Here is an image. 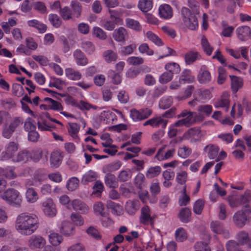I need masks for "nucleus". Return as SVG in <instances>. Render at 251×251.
<instances>
[{
	"mask_svg": "<svg viewBox=\"0 0 251 251\" xmlns=\"http://www.w3.org/2000/svg\"><path fill=\"white\" fill-rule=\"evenodd\" d=\"M122 166V163L119 161H116L112 164L105 165L102 168V172L104 173L112 172L119 169Z\"/></svg>",
	"mask_w": 251,
	"mask_h": 251,
	"instance_id": "38",
	"label": "nucleus"
},
{
	"mask_svg": "<svg viewBox=\"0 0 251 251\" xmlns=\"http://www.w3.org/2000/svg\"><path fill=\"white\" fill-rule=\"evenodd\" d=\"M73 55L77 65L85 66L88 63L87 58L80 50H76L74 52Z\"/></svg>",
	"mask_w": 251,
	"mask_h": 251,
	"instance_id": "21",
	"label": "nucleus"
},
{
	"mask_svg": "<svg viewBox=\"0 0 251 251\" xmlns=\"http://www.w3.org/2000/svg\"><path fill=\"white\" fill-rule=\"evenodd\" d=\"M128 36V33L123 27H119L115 29L112 33V37L115 41L118 42H124Z\"/></svg>",
	"mask_w": 251,
	"mask_h": 251,
	"instance_id": "16",
	"label": "nucleus"
},
{
	"mask_svg": "<svg viewBox=\"0 0 251 251\" xmlns=\"http://www.w3.org/2000/svg\"><path fill=\"white\" fill-rule=\"evenodd\" d=\"M140 222L144 225H152L154 223V217L151 215L149 206H145L141 209Z\"/></svg>",
	"mask_w": 251,
	"mask_h": 251,
	"instance_id": "12",
	"label": "nucleus"
},
{
	"mask_svg": "<svg viewBox=\"0 0 251 251\" xmlns=\"http://www.w3.org/2000/svg\"><path fill=\"white\" fill-rule=\"evenodd\" d=\"M104 177V182L106 186L109 188H116L118 186V181L116 180L115 176L109 173H105Z\"/></svg>",
	"mask_w": 251,
	"mask_h": 251,
	"instance_id": "29",
	"label": "nucleus"
},
{
	"mask_svg": "<svg viewBox=\"0 0 251 251\" xmlns=\"http://www.w3.org/2000/svg\"><path fill=\"white\" fill-rule=\"evenodd\" d=\"M200 58V55L197 51H189L184 55L185 62L186 65H191Z\"/></svg>",
	"mask_w": 251,
	"mask_h": 251,
	"instance_id": "28",
	"label": "nucleus"
},
{
	"mask_svg": "<svg viewBox=\"0 0 251 251\" xmlns=\"http://www.w3.org/2000/svg\"><path fill=\"white\" fill-rule=\"evenodd\" d=\"M65 73L66 76L71 80H78L82 77V75L79 71L71 68H66L65 70Z\"/></svg>",
	"mask_w": 251,
	"mask_h": 251,
	"instance_id": "27",
	"label": "nucleus"
},
{
	"mask_svg": "<svg viewBox=\"0 0 251 251\" xmlns=\"http://www.w3.org/2000/svg\"><path fill=\"white\" fill-rule=\"evenodd\" d=\"M44 100L48 103V106L50 109L60 112L61 114L66 117H74V116L73 114L68 113L66 112L62 111L63 107L60 102L50 98H45Z\"/></svg>",
	"mask_w": 251,
	"mask_h": 251,
	"instance_id": "10",
	"label": "nucleus"
},
{
	"mask_svg": "<svg viewBox=\"0 0 251 251\" xmlns=\"http://www.w3.org/2000/svg\"><path fill=\"white\" fill-rule=\"evenodd\" d=\"M138 50L141 54H145L148 56H151L154 54L153 50L150 48L147 43H142L139 45Z\"/></svg>",
	"mask_w": 251,
	"mask_h": 251,
	"instance_id": "55",
	"label": "nucleus"
},
{
	"mask_svg": "<svg viewBox=\"0 0 251 251\" xmlns=\"http://www.w3.org/2000/svg\"><path fill=\"white\" fill-rule=\"evenodd\" d=\"M28 247L31 250L43 249L47 244L46 239L39 234L32 235L27 242Z\"/></svg>",
	"mask_w": 251,
	"mask_h": 251,
	"instance_id": "7",
	"label": "nucleus"
},
{
	"mask_svg": "<svg viewBox=\"0 0 251 251\" xmlns=\"http://www.w3.org/2000/svg\"><path fill=\"white\" fill-rule=\"evenodd\" d=\"M126 25L127 27L137 31H140L142 26L140 23L136 20L132 19L127 18L126 20Z\"/></svg>",
	"mask_w": 251,
	"mask_h": 251,
	"instance_id": "45",
	"label": "nucleus"
},
{
	"mask_svg": "<svg viewBox=\"0 0 251 251\" xmlns=\"http://www.w3.org/2000/svg\"><path fill=\"white\" fill-rule=\"evenodd\" d=\"M59 231L66 237L72 236L75 234V227L70 222L63 221L60 226L59 227Z\"/></svg>",
	"mask_w": 251,
	"mask_h": 251,
	"instance_id": "13",
	"label": "nucleus"
},
{
	"mask_svg": "<svg viewBox=\"0 0 251 251\" xmlns=\"http://www.w3.org/2000/svg\"><path fill=\"white\" fill-rule=\"evenodd\" d=\"M201 130L199 128L194 127L189 129L183 135L185 139L191 140V141L198 140L200 138Z\"/></svg>",
	"mask_w": 251,
	"mask_h": 251,
	"instance_id": "23",
	"label": "nucleus"
},
{
	"mask_svg": "<svg viewBox=\"0 0 251 251\" xmlns=\"http://www.w3.org/2000/svg\"><path fill=\"white\" fill-rule=\"evenodd\" d=\"M212 110V106L209 104L200 105L198 107V111L206 116H209L210 115Z\"/></svg>",
	"mask_w": 251,
	"mask_h": 251,
	"instance_id": "60",
	"label": "nucleus"
},
{
	"mask_svg": "<svg viewBox=\"0 0 251 251\" xmlns=\"http://www.w3.org/2000/svg\"><path fill=\"white\" fill-rule=\"evenodd\" d=\"M43 210L45 214L50 217H54L56 214L55 205L50 198L45 199L42 203Z\"/></svg>",
	"mask_w": 251,
	"mask_h": 251,
	"instance_id": "11",
	"label": "nucleus"
},
{
	"mask_svg": "<svg viewBox=\"0 0 251 251\" xmlns=\"http://www.w3.org/2000/svg\"><path fill=\"white\" fill-rule=\"evenodd\" d=\"M187 179L188 174L186 172L182 171L177 173L176 181L178 183L181 185H184L186 182Z\"/></svg>",
	"mask_w": 251,
	"mask_h": 251,
	"instance_id": "58",
	"label": "nucleus"
},
{
	"mask_svg": "<svg viewBox=\"0 0 251 251\" xmlns=\"http://www.w3.org/2000/svg\"><path fill=\"white\" fill-rule=\"evenodd\" d=\"M251 33V30L248 26H242L238 27L236 29L237 36L239 40L244 41L246 38Z\"/></svg>",
	"mask_w": 251,
	"mask_h": 251,
	"instance_id": "24",
	"label": "nucleus"
},
{
	"mask_svg": "<svg viewBox=\"0 0 251 251\" xmlns=\"http://www.w3.org/2000/svg\"><path fill=\"white\" fill-rule=\"evenodd\" d=\"M29 158V154L27 151H20L17 155H15L12 161L14 162H25Z\"/></svg>",
	"mask_w": 251,
	"mask_h": 251,
	"instance_id": "37",
	"label": "nucleus"
},
{
	"mask_svg": "<svg viewBox=\"0 0 251 251\" xmlns=\"http://www.w3.org/2000/svg\"><path fill=\"white\" fill-rule=\"evenodd\" d=\"M161 172V168L159 166L151 167L148 169L146 174V177L148 178H152L157 176Z\"/></svg>",
	"mask_w": 251,
	"mask_h": 251,
	"instance_id": "40",
	"label": "nucleus"
},
{
	"mask_svg": "<svg viewBox=\"0 0 251 251\" xmlns=\"http://www.w3.org/2000/svg\"><path fill=\"white\" fill-rule=\"evenodd\" d=\"M79 180L76 177L70 178L67 182L66 187L70 191L75 190L79 185Z\"/></svg>",
	"mask_w": 251,
	"mask_h": 251,
	"instance_id": "46",
	"label": "nucleus"
},
{
	"mask_svg": "<svg viewBox=\"0 0 251 251\" xmlns=\"http://www.w3.org/2000/svg\"><path fill=\"white\" fill-rule=\"evenodd\" d=\"M139 208V204L138 201L129 200L126 202L125 206L126 210L130 215L134 214Z\"/></svg>",
	"mask_w": 251,
	"mask_h": 251,
	"instance_id": "30",
	"label": "nucleus"
},
{
	"mask_svg": "<svg viewBox=\"0 0 251 251\" xmlns=\"http://www.w3.org/2000/svg\"><path fill=\"white\" fill-rule=\"evenodd\" d=\"M148 39L152 42L155 45L158 46L163 45V42L157 35L151 31H148L146 33Z\"/></svg>",
	"mask_w": 251,
	"mask_h": 251,
	"instance_id": "52",
	"label": "nucleus"
},
{
	"mask_svg": "<svg viewBox=\"0 0 251 251\" xmlns=\"http://www.w3.org/2000/svg\"><path fill=\"white\" fill-rule=\"evenodd\" d=\"M38 216L31 213L23 212L18 215L15 221V228L23 236L31 235L38 228Z\"/></svg>",
	"mask_w": 251,
	"mask_h": 251,
	"instance_id": "1",
	"label": "nucleus"
},
{
	"mask_svg": "<svg viewBox=\"0 0 251 251\" xmlns=\"http://www.w3.org/2000/svg\"><path fill=\"white\" fill-rule=\"evenodd\" d=\"M19 149V145L15 142H9L4 146V151L0 155L1 160L6 161L11 160L14 157Z\"/></svg>",
	"mask_w": 251,
	"mask_h": 251,
	"instance_id": "5",
	"label": "nucleus"
},
{
	"mask_svg": "<svg viewBox=\"0 0 251 251\" xmlns=\"http://www.w3.org/2000/svg\"><path fill=\"white\" fill-rule=\"evenodd\" d=\"M194 113L186 110L182 111L181 113L177 116L178 118L182 117L183 119L176 122V125L177 126H185L187 127L191 126L195 122L193 119Z\"/></svg>",
	"mask_w": 251,
	"mask_h": 251,
	"instance_id": "8",
	"label": "nucleus"
},
{
	"mask_svg": "<svg viewBox=\"0 0 251 251\" xmlns=\"http://www.w3.org/2000/svg\"><path fill=\"white\" fill-rule=\"evenodd\" d=\"M49 20L55 28L59 27L62 23L61 20L56 14H50L49 15Z\"/></svg>",
	"mask_w": 251,
	"mask_h": 251,
	"instance_id": "57",
	"label": "nucleus"
},
{
	"mask_svg": "<svg viewBox=\"0 0 251 251\" xmlns=\"http://www.w3.org/2000/svg\"><path fill=\"white\" fill-rule=\"evenodd\" d=\"M159 14L160 18L164 19H170L173 15V11L171 6L167 4H163L159 7Z\"/></svg>",
	"mask_w": 251,
	"mask_h": 251,
	"instance_id": "17",
	"label": "nucleus"
},
{
	"mask_svg": "<svg viewBox=\"0 0 251 251\" xmlns=\"http://www.w3.org/2000/svg\"><path fill=\"white\" fill-rule=\"evenodd\" d=\"M179 79L182 83H191L195 80V77L192 75L191 70L185 69L182 72Z\"/></svg>",
	"mask_w": 251,
	"mask_h": 251,
	"instance_id": "31",
	"label": "nucleus"
},
{
	"mask_svg": "<svg viewBox=\"0 0 251 251\" xmlns=\"http://www.w3.org/2000/svg\"><path fill=\"white\" fill-rule=\"evenodd\" d=\"M63 157L58 151H55L51 153L50 163L51 167L57 168L61 164Z\"/></svg>",
	"mask_w": 251,
	"mask_h": 251,
	"instance_id": "25",
	"label": "nucleus"
},
{
	"mask_svg": "<svg viewBox=\"0 0 251 251\" xmlns=\"http://www.w3.org/2000/svg\"><path fill=\"white\" fill-rule=\"evenodd\" d=\"M231 79V89L233 93H236L242 88L243 80L240 77L235 75L229 76Z\"/></svg>",
	"mask_w": 251,
	"mask_h": 251,
	"instance_id": "20",
	"label": "nucleus"
},
{
	"mask_svg": "<svg viewBox=\"0 0 251 251\" xmlns=\"http://www.w3.org/2000/svg\"><path fill=\"white\" fill-rule=\"evenodd\" d=\"M70 219L75 226H82L84 224L83 217L79 214L73 213L70 216Z\"/></svg>",
	"mask_w": 251,
	"mask_h": 251,
	"instance_id": "50",
	"label": "nucleus"
},
{
	"mask_svg": "<svg viewBox=\"0 0 251 251\" xmlns=\"http://www.w3.org/2000/svg\"><path fill=\"white\" fill-rule=\"evenodd\" d=\"M218 76L217 82L219 84H223L227 78L226 70L222 67H220L218 69Z\"/></svg>",
	"mask_w": 251,
	"mask_h": 251,
	"instance_id": "59",
	"label": "nucleus"
},
{
	"mask_svg": "<svg viewBox=\"0 0 251 251\" xmlns=\"http://www.w3.org/2000/svg\"><path fill=\"white\" fill-rule=\"evenodd\" d=\"M230 95L228 92L223 93L221 98L215 103L216 108H225L227 111L229 105Z\"/></svg>",
	"mask_w": 251,
	"mask_h": 251,
	"instance_id": "19",
	"label": "nucleus"
},
{
	"mask_svg": "<svg viewBox=\"0 0 251 251\" xmlns=\"http://www.w3.org/2000/svg\"><path fill=\"white\" fill-rule=\"evenodd\" d=\"M144 62V59L141 57L131 56L126 59V62L127 64L133 66L142 64Z\"/></svg>",
	"mask_w": 251,
	"mask_h": 251,
	"instance_id": "62",
	"label": "nucleus"
},
{
	"mask_svg": "<svg viewBox=\"0 0 251 251\" xmlns=\"http://www.w3.org/2000/svg\"><path fill=\"white\" fill-rule=\"evenodd\" d=\"M187 233L184 228L179 227L176 230L175 238L177 242H183L187 239Z\"/></svg>",
	"mask_w": 251,
	"mask_h": 251,
	"instance_id": "36",
	"label": "nucleus"
},
{
	"mask_svg": "<svg viewBox=\"0 0 251 251\" xmlns=\"http://www.w3.org/2000/svg\"><path fill=\"white\" fill-rule=\"evenodd\" d=\"M212 231L216 234H221L224 227L223 225L218 221H213L210 224Z\"/></svg>",
	"mask_w": 251,
	"mask_h": 251,
	"instance_id": "64",
	"label": "nucleus"
},
{
	"mask_svg": "<svg viewBox=\"0 0 251 251\" xmlns=\"http://www.w3.org/2000/svg\"><path fill=\"white\" fill-rule=\"evenodd\" d=\"M100 25L108 31H112L114 29L117 23L114 21L102 20L101 21Z\"/></svg>",
	"mask_w": 251,
	"mask_h": 251,
	"instance_id": "51",
	"label": "nucleus"
},
{
	"mask_svg": "<svg viewBox=\"0 0 251 251\" xmlns=\"http://www.w3.org/2000/svg\"><path fill=\"white\" fill-rule=\"evenodd\" d=\"M132 176V172L130 169L122 170L118 176V180L121 182H125L129 180Z\"/></svg>",
	"mask_w": 251,
	"mask_h": 251,
	"instance_id": "41",
	"label": "nucleus"
},
{
	"mask_svg": "<svg viewBox=\"0 0 251 251\" xmlns=\"http://www.w3.org/2000/svg\"><path fill=\"white\" fill-rule=\"evenodd\" d=\"M100 117L106 123L113 122L116 119L115 114L110 111H103L101 113Z\"/></svg>",
	"mask_w": 251,
	"mask_h": 251,
	"instance_id": "44",
	"label": "nucleus"
},
{
	"mask_svg": "<svg viewBox=\"0 0 251 251\" xmlns=\"http://www.w3.org/2000/svg\"><path fill=\"white\" fill-rule=\"evenodd\" d=\"M198 80L201 84H207L210 82L211 75L206 66H201L197 76Z\"/></svg>",
	"mask_w": 251,
	"mask_h": 251,
	"instance_id": "14",
	"label": "nucleus"
},
{
	"mask_svg": "<svg viewBox=\"0 0 251 251\" xmlns=\"http://www.w3.org/2000/svg\"><path fill=\"white\" fill-rule=\"evenodd\" d=\"M205 151L207 153L209 158L213 159L216 158L218 155L219 148L216 146L209 145L205 147Z\"/></svg>",
	"mask_w": 251,
	"mask_h": 251,
	"instance_id": "33",
	"label": "nucleus"
},
{
	"mask_svg": "<svg viewBox=\"0 0 251 251\" xmlns=\"http://www.w3.org/2000/svg\"><path fill=\"white\" fill-rule=\"evenodd\" d=\"M251 219V209L247 208L243 211L236 212L233 217V220L235 225L239 227L244 226L247 221Z\"/></svg>",
	"mask_w": 251,
	"mask_h": 251,
	"instance_id": "6",
	"label": "nucleus"
},
{
	"mask_svg": "<svg viewBox=\"0 0 251 251\" xmlns=\"http://www.w3.org/2000/svg\"><path fill=\"white\" fill-rule=\"evenodd\" d=\"M150 191L153 197L151 199L150 202L151 203H155L157 201L156 196L160 192V187L158 182L152 183L150 186Z\"/></svg>",
	"mask_w": 251,
	"mask_h": 251,
	"instance_id": "32",
	"label": "nucleus"
},
{
	"mask_svg": "<svg viewBox=\"0 0 251 251\" xmlns=\"http://www.w3.org/2000/svg\"><path fill=\"white\" fill-rule=\"evenodd\" d=\"M191 211L188 208H184L181 210L179 214V218L183 223H188L191 216Z\"/></svg>",
	"mask_w": 251,
	"mask_h": 251,
	"instance_id": "47",
	"label": "nucleus"
},
{
	"mask_svg": "<svg viewBox=\"0 0 251 251\" xmlns=\"http://www.w3.org/2000/svg\"><path fill=\"white\" fill-rule=\"evenodd\" d=\"M138 6L143 12H147L152 8V1L151 0H140Z\"/></svg>",
	"mask_w": 251,
	"mask_h": 251,
	"instance_id": "34",
	"label": "nucleus"
},
{
	"mask_svg": "<svg viewBox=\"0 0 251 251\" xmlns=\"http://www.w3.org/2000/svg\"><path fill=\"white\" fill-rule=\"evenodd\" d=\"M36 128L35 122L31 118H27L24 123V129L27 132L35 130Z\"/></svg>",
	"mask_w": 251,
	"mask_h": 251,
	"instance_id": "56",
	"label": "nucleus"
},
{
	"mask_svg": "<svg viewBox=\"0 0 251 251\" xmlns=\"http://www.w3.org/2000/svg\"><path fill=\"white\" fill-rule=\"evenodd\" d=\"M181 15L183 24L187 28L195 30L198 27V22L196 17L188 8H182Z\"/></svg>",
	"mask_w": 251,
	"mask_h": 251,
	"instance_id": "3",
	"label": "nucleus"
},
{
	"mask_svg": "<svg viewBox=\"0 0 251 251\" xmlns=\"http://www.w3.org/2000/svg\"><path fill=\"white\" fill-rule=\"evenodd\" d=\"M0 198L6 203L15 208H20L23 205V199L22 195L14 188L7 189L1 193Z\"/></svg>",
	"mask_w": 251,
	"mask_h": 251,
	"instance_id": "2",
	"label": "nucleus"
},
{
	"mask_svg": "<svg viewBox=\"0 0 251 251\" xmlns=\"http://www.w3.org/2000/svg\"><path fill=\"white\" fill-rule=\"evenodd\" d=\"M71 6L73 9L74 14L78 17L81 14L82 6L81 4L76 0H73L71 3Z\"/></svg>",
	"mask_w": 251,
	"mask_h": 251,
	"instance_id": "61",
	"label": "nucleus"
},
{
	"mask_svg": "<svg viewBox=\"0 0 251 251\" xmlns=\"http://www.w3.org/2000/svg\"><path fill=\"white\" fill-rule=\"evenodd\" d=\"M136 44L132 43L126 46L122 47L120 53L122 55H128L133 53L136 50Z\"/></svg>",
	"mask_w": 251,
	"mask_h": 251,
	"instance_id": "43",
	"label": "nucleus"
},
{
	"mask_svg": "<svg viewBox=\"0 0 251 251\" xmlns=\"http://www.w3.org/2000/svg\"><path fill=\"white\" fill-rule=\"evenodd\" d=\"M48 240L50 244L60 246V244L63 241V237L58 233L51 231L49 232Z\"/></svg>",
	"mask_w": 251,
	"mask_h": 251,
	"instance_id": "22",
	"label": "nucleus"
},
{
	"mask_svg": "<svg viewBox=\"0 0 251 251\" xmlns=\"http://www.w3.org/2000/svg\"><path fill=\"white\" fill-rule=\"evenodd\" d=\"M165 69L169 73H172L173 75L174 73H178L180 71L179 65L175 62L168 63L165 66Z\"/></svg>",
	"mask_w": 251,
	"mask_h": 251,
	"instance_id": "53",
	"label": "nucleus"
},
{
	"mask_svg": "<svg viewBox=\"0 0 251 251\" xmlns=\"http://www.w3.org/2000/svg\"><path fill=\"white\" fill-rule=\"evenodd\" d=\"M25 198L27 203L32 204L38 201L39 195L35 188L29 187L26 190Z\"/></svg>",
	"mask_w": 251,
	"mask_h": 251,
	"instance_id": "18",
	"label": "nucleus"
},
{
	"mask_svg": "<svg viewBox=\"0 0 251 251\" xmlns=\"http://www.w3.org/2000/svg\"><path fill=\"white\" fill-rule=\"evenodd\" d=\"M204 205V201L201 199L196 201L193 206V210L195 213L198 215L201 214Z\"/></svg>",
	"mask_w": 251,
	"mask_h": 251,
	"instance_id": "63",
	"label": "nucleus"
},
{
	"mask_svg": "<svg viewBox=\"0 0 251 251\" xmlns=\"http://www.w3.org/2000/svg\"><path fill=\"white\" fill-rule=\"evenodd\" d=\"M98 174L96 172L92 170H89L83 175L82 182L84 183L92 182L96 180Z\"/></svg>",
	"mask_w": 251,
	"mask_h": 251,
	"instance_id": "42",
	"label": "nucleus"
},
{
	"mask_svg": "<svg viewBox=\"0 0 251 251\" xmlns=\"http://www.w3.org/2000/svg\"><path fill=\"white\" fill-rule=\"evenodd\" d=\"M201 45L204 51L208 55H210L213 51V48L209 43L206 37L204 36H202L201 39Z\"/></svg>",
	"mask_w": 251,
	"mask_h": 251,
	"instance_id": "49",
	"label": "nucleus"
},
{
	"mask_svg": "<svg viewBox=\"0 0 251 251\" xmlns=\"http://www.w3.org/2000/svg\"><path fill=\"white\" fill-rule=\"evenodd\" d=\"M168 121L161 116L152 117L143 123L144 126H150L153 128L165 129L167 125Z\"/></svg>",
	"mask_w": 251,
	"mask_h": 251,
	"instance_id": "9",
	"label": "nucleus"
},
{
	"mask_svg": "<svg viewBox=\"0 0 251 251\" xmlns=\"http://www.w3.org/2000/svg\"><path fill=\"white\" fill-rule=\"evenodd\" d=\"M173 102V99L172 97L164 96L160 99L159 101V107L163 109H167L171 106Z\"/></svg>",
	"mask_w": 251,
	"mask_h": 251,
	"instance_id": "39",
	"label": "nucleus"
},
{
	"mask_svg": "<svg viewBox=\"0 0 251 251\" xmlns=\"http://www.w3.org/2000/svg\"><path fill=\"white\" fill-rule=\"evenodd\" d=\"M103 57L107 63L115 62L118 58L117 54L113 50H109L105 51L103 53Z\"/></svg>",
	"mask_w": 251,
	"mask_h": 251,
	"instance_id": "35",
	"label": "nucleus"
},
{
	"mask_svg": "<svg viewBox=\"0 0 251 251\" xmlns=\"http://www.w3.org/2000/svg\"><path fill=\"white\" fill-rule=\"evenodd\" d=\"M92 31L93 35L100 40H105L107 38L106 33L98 26L93 27Z\"/></svg>",
	"mask_w": 251,
	"mask_h": 251,
	"instance_id": "48",
	"label": "nucleus"
},
{
	"mask_svg": "<svg viewBox=\"0 0 251 251\" xmlns=\"http://www.w3.org/2000/svg\"><path fill=\"white\" fill-rule=\"evenodd\" d=\"M227 201L229 205L232 208L247 204L251 201V191L249 190H246L244 195L239 197L234 195L229 196Z\"/></svg>",
	"mask_w": 251,
	"mask_h": 251,
	"instance_id": "4",
	"label": "nucleus"
},
{
	"mask_svg": "<svg viewBox=\"0 0 251 251\" xmlns=\"http://www.w3.org/2000/svg\"><path fill=\"white\" fill-rule=\"evenodd\" d=\"M80 213L85 214L88 213L89 208L88 205L81 201L75 199L71 201V208Z\"/></svg>",
	"mask_w": 251,
	"mask_h": 251,
	"instance_id": "15",
	"label": "nucleus"
},
{
	"mask_svg": "<svg viewBox=\"0 0 251 251\" xmlns=\"http://www.w3.org/2000/svg\"><path fill=\"white\" fill-rule=\"evenodd\" d=\"M15 167L14 166H7L4 169L0 168V176H4L5 177L11 179L17 177L15 174Z\"/></svg>",
	"mask_w": 251,
	"mask_h": 251,
	"instance_id": "26",
	"label": "nucleus"
},
{
	"mask_svg": "<svg viewBox=\"0 0 251 251\" xmlns=\"http://www.w3.org/2000/svg\"><path fill=\"white\" fill-rule=\"evenodd\" d=\"M81 47L88 54H92L95 50V46L90 41H84L81 43Z\"/></svg>",
	"mask_w": 251,
	"mask_h": 251,
	"instance_id": "54",
	"label": "nucleus"
}]
</instances>
